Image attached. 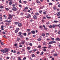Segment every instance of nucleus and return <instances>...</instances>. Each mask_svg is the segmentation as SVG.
Returning a JSON list of instances; mask_svg holds the SVG:
<instances>
[{"instance_id": "f257e3e1", "label": "nucleus", "mask_w": 60, "mask_h": 60, "mask_svg": "<svg viewBox=\"0 0 60 60\" xmlns=\"http://www.w3.org/2000/svg\"><path fill=\"white\" fill-rule=\"evenodd\" d=\"M12 10L13 11H16L17 9V8L15 7H14L12 8Z\"/></svg>"}, {"instance_id": "f03ea898", "label": "nucleus", "mask_w": 60, "mask_h": 60, "mask_svg": "<svg viewBox=\"0 0 60 60\" xmlns=\"http://www.w3.org/2000/svg\"><path fill=\"white\" fill-rule=\"evenodd\" d=\"M8 51H9V50H8V49H7L5 50L3 52V53H6V52H8Z\"/></svg>"}, {"instance_id": "7ed1b4c3", "label": "nucleus", "mask_w": 60, "mask_h": 60, "mask_svg": "<svg viewBox=\"0 0 60 60\" xmlns=\"http://www.w3.org/2000/svg\"><path fill=\"white\" fill-rule=\"evenodd\" d=\"M18 26L20 27H21L22 26V24L21 23H19L18 24Z\"/></svg>"}, {"instance_id": "20e7f679", "label": "nucleus", "mask_w": 60, "mask_h": 60, "mask_svg": "<svg viewBox=\"0 0 60 60\" xmlns=\"http://www.w3.org/2000/svg\"><path fill=\"white\" fill-rule=\"evenodd\" d=\"M28 9V8L27 7H26L25 8H24V10H23V11H24V12H26V11H25V10H27Z\"/></svg>"}, {"instance_id": "39448f33", "label": "nucleus", "mask_w": 60, "mask_h": 60, "mask_svg": "<svg viewBox=\"0 0 60 60\" xmlns=\"http://www.w3.org/2000/svg\"><path fill=\"white\" fill-rule=\"evenodd\" d=\"M33 18L35 19H37V15H35L33 16Z\"/></svg>"}, {"instance_id": "423d86ee", "label": "nucleus", "mask_w": 60, "mask_h": 60, "mask_svg": "<svg viewBox=\"0 0 60 60\" xmlns=\"http://www.w3.org/2000/svg\"><path fill=\"white\" fill-rule=\"evenodd\" d=\"M36 2L37 4H39L40 3V2L38 0H37L36 1Z\"/></svg>"}, {"instance_id": "0eeeda50", "label": "nucleus", "mask_w": 60, "mask_h": 60, "mask_svg": "<svg viewBox=\"0 0 60 60\" xmlns=\"http://www.w3.org/2000/svg\"><path fill=\"white\" fill-rule=\"evenodd\" d=\"M31 33H32L33 34H35V31L34 30H32L31 31Z\"/></svg>"}, {"instance_id": "6e6552de", "label": "nucleus", "mask_w": 60, "mask_h": 60, "mask_svg": "<svg viewBox=\"0 0 60 60\" xmlns=\"http://www.w3.org/2000/svg\"><path fill=\"white\" fill-rule=\"evenodd\" d=\"M56 41H60V39L59 38H56Z\"/></svg>"}, {"instance_id": "1a4fd4ad", "label": "nucleus", "mask_w": 60, "mask_h": 60, "mask_svg": "<svg viewBox=\"0 0 60 60\" xmlns=\"http://www.w3.org/2000/svg\"><path fill=\"white\" fill-rule=\"evenodd\" d=\"M9 4H10V5H11V4H12V1H11L10 2H9Z\"/></svg>"}, {"instance_id": "9d476101", "label": "nucleus", "mask_w": 60, "mask_h": 60, "mask_svg": "<svg viewBox=\"0 0 60 60\" xmlns=\"http://www.w3.org/2000/svg\"><path fill=\"white\" fill-rule=\"evenodd\" d=\"M14 24L15 25H17L18 24V22H14Z\"/></svg>"}, {"instance_id": "9b49d317", "label": "nucleus", "mask_w": 60, "mask_h": 60, "mask_svg": "<svg viewBox=\"0 0 60 60\" xmlns=\"http://www.w3.org/2000/svg\"><path fill=\"white\" fill-rule=\"evenodd\" d=\"M53 43V41H51L50 42H49V43H48V44H52Z\"/></svg>"}, {"instance_id": "f8f14e48", "label": "nucleus", "mask_w": 60, "mask_h": 60, "mask_svg": "<svg viewBox=\"0 0 60 60\" xmlns=\"http://www.w3.org/2000/svg\"><path fill=\"white\" fill-rule=\"evenodd\" d=\"M51 45H49V46H48V49H50V48H51Z\"/></svg>"}, {"instance_id": "ddd939ff", "label": "nucleus", "mask_w": 60, "mask_h": 60, "mask_svg": "<svg viewBox=\"0 0 60 60\" xmlns=\"http://www.w3.org/2000/svg\"><path fill=\"white\" fill-rule=\"evenodd\" d=\"M35 15H39V14L38 13L36 12L35 13Z\"/></svg>"}, {"instance_id": "4468645a", "label": "nucleus", "mask_w": 60, "mask_h": 60, "mask_svg": "<svg viewBox=\"0 0 60 60\" xmlns=\"http://www.w3.org/2000/svg\"><path fill=\"white\" fill-rule=\"evenodd\" d=\"M54 56H58V54L57 53L54 54Z\"/></svg>"}, {"instance_id": "2eb2a0df", "label": "nucleus", "mask_w": 60, "mask_h": 60, "mask_svg": "<svg viewBox=\"0 0 60 60\" xmlns=\"http://www.w3.org/2000/svg\"><path fill=\"white\" fill-rule=\"evenodd\" d=\"M60 12H58V13L57 14V16H60Z\"/></svg>"}, {"instance_id": "dca6fc26", "label": "nucleus", "mask_w": 60, "mask_h": 60, "mask_svg": "<svg viewBox=\"0 0 60 60\" xmlns=\"http://www.w3.org/2000/svg\"><path fill=\"white\" fill-rule=\"evenodd\" d=\"M20 40V38H17V40L18 41H19Z\"/></svg>"}, {"instance_id": "f3484780", "label": "nucleus", "mask_w": 60, "mask_h": 60, "mask_svg": "<svg viewBox=\"0 0 60 60\" xmlns=\"http://www.w3.org/2000/svg\"><path fill=\"white\" fill-rule=\"evenodd\" d=\"M26 31L27 32H30V29H28L26 30Z\"/></svg>"}, {"instance_id": "a211bd4d", "label": "nucleus", "mask_w": 60, "mask_h": 60, "mask_svg": "<svg viewBox=\"0 0 60 60\" xmlns=\"http://www.w3.org/2000/svg\"><path fill=\"white\" fill-rule=\"evenodd\" d=\"M48 15H46V16L47 19H50V17H48Z\"/></svg>"}, {"instance_id": "6ab92c4d", "label": "nucleus", "mask_w": 60, "mask_h": 60, "mask_svg": "<svg viewBox=\"0 0 60 60\" xmlns=\"http://www.w3.org/2000/svg\"><path fill=\"white\" fill-rule=\"evenodd\" d=\"M5 10H6L7 11H8L9 10V9L8 8H5Z\"/></svg>"}, {"instance_id": "aec40b11", "label": "nucleus", "mask_w": 60, "mask_h": 60, "mask_svg": "<svg viewBox=\"0 0 60 60\" xmlns=\"http://www.w3.org/2000/svg\"><path fill=\"white\" fill-rule=\"evenodd\" d=\"M9 17L10 18V19H11L12 18V16H11V15L10 14L9 15Z\"/></svg>"}, {"instance_id": "412c9836", "label": "nucleus", "mask_w": 60, "mask_h": 60, "mask_svg": "<svg viewBox=\"0 0 60 60\" xmlns=\"http://www.w3.org/2000/svg\"><path fill=\"white\" fill-rule=\"evenodd\" d=\"M42 36H45V34L43 33L41 34Z\"/></svg>"}, {"instance_id": "4be33fe9", "label": "nucleus", "mask_w": 60, "mask_h": 60, "mask_svg": "<svg viewBox=\"0 0 60 60\" xmlns=\"http://www.w3.org/2000/svg\"><path fill=\"white\" fill-rule=\"evenodd\" d=\"M41 54H40V56H41V55H43V52H42Z\"/></svg>"}, {"instance_id": "5701e85b", "label": "nucleus", "mask_w": 60, "mask_h": 60, "mask_svg": "<svg viewBox=\"0 0 60 60\" xmlns=\"http://www.w3.org/2000/svg\"><path fill=\"white\" fill-rule=\"evenodd\" d=\"M4 49H2L0 50V51H1V52H3V53H4Z\"/></svg>"}, {"instance_id": "b1692460", "label": "nucleus", "mask_w": 60, "mask_h": 60, "mask_svg": "<svg viewBox=\"0 0 60 60\" xmlns=\"http://www.w3.org/2000/svg\"><path fill=\"white\" fill-rule=\"evenodd\" d=\"M41 40V38H38V41H40Z\"/></svg>"}, {"instance_id": "393cba45", "label": "nucleus", "mask_w": 60, "mask_h": 60, "mask_svg": "<svg viewBox=\"0 0 60 60\" xmlns=\"http://www.w3.org/2000/svg\"><path fill=\"white\" fill-rule=\"evenodd\" d=\"M19 28H17L16 29V30L18 31H19Z\"/></svg>"}, {"instance_id": "a878e982", "label": "nucleus", "mask_w": 60, "mask_h": 60, "mask_svg": "<svg viewBox=\"0 0 60 60\" xmlns=\"http://www.w3.org/2000/svg\"><path fill=\"white\" fill-rule=\"evenodd\" d=\"M23 35H24V36H26V33H23Z\"/></svg>"}, {"instance_id": "bb28decb", "label": "nucleus", "mask_w": 60, "mask_h": 60, "mask_svg": "<svg viewBox=\"0 0 60 60\" xmlns=\"http://www.w3.org/2000/svg\"><path fill=\"white\" fill-rule=\"evenodd\" d=\"M4 6H1L0 7V9H2L3 8H4Z\"/></svg>"}, {"instance_id": "cd10ccee", "label": "nucleus", "mask_w": 60, "mask_h": 60, "mask_svg": "<svg viewBox=\"0 0 60 60\" xmlns=\"http://www.w3.org/2000/svg\"><path fill=\"white\" fill-rule=\"evenodd\" d=\"M39 28H40V29H42V26H39Z\"/></svg>"}, {"instance_id": "c85d7f7f", "label": "nucleus", "mask_w": 60, "mask_h": 60, "mask_svg": "<svg viewBox=\"0 0 60 60\" xmlns=\"http://www.w3.org/2000/svg\"><path fill=\"white\" fill-rule=\"evenodd\" d=\"M19 35H21V34H22V33L21 32H19Z\"/></svg>"}, {"instance_id": "c756f323", "label": "nucleus", "mask_w": 60, "mask_h": 60, "mask_svg": "<svg viewBox=\"0 0 60 60\" xmlns=\"http://www.w3.org/2000/svg\"><path fill=\"white\" fill-rule=\"evenodd\" d=\"M27 49H28V50H30V48L29 47H27Z\"/></svg>"}, {"instance_id": "7c9ffc66", "label": "nucleus", "mask_w": 60, "mask_h": 60, "mask_svg": "<svg viewBox=\"0 0 60 60\" xmlns=\"http://www.w3.org/2000/svg\"><path fill=\"white\" fill-rule=\"evenodd\" d=\"M53 10H56V8H55V7H54L53 8Z\"/></svg>"}, {"instance_id": "2f4dec72", "label": "nucleus", "mask_w": 60, "mask_h": 60, "mask_svg": "<svg viewBox=\"0 0 60 60\" xmlns=\"http://www.w3.org/2000/svg\"><path fill=\"white\" fill-rule=\"evenodd\" d=\"M21 43H22V44H23V45H24V41H22L21 42Z\"/></svg>"}, {"instance_id": "473e14b6", "label": "nucleus", "mask_w": 60, "mask_h": 60, "mask_svg": "<svg viewBox=\"0 0 60 60\" xmlns=\"http://www.w3.org/2000/svg\"><path fill=\"white\" fill-rule=\"evenodd\" d=\"M49 5H52V3H50L49 4Z\"/></svg>"}, {"instance_id": "72a5a7b5", "label": "nucleus", "mask_w": 60, "mask_h": 60, "mask_svg": "<svg viewBox=\"0 0 60 60\" xmlns=\"http://www.w3.org/2000/svg\"><path fill=\"white\" fill-rule=\"evenodd\" d=\"M32 57H34V56H35L34 55V54L32 55Z\"/></svg>"}, {"instance_id": "f704fd0d", "label": "nucleus", "mask_w": 60, "mask_h": 60, "mask_svg": "<svg viewBox=\"0 0 60 60\" xmlns=\"http://www.w3.org/2000/svg\"><path fill=\"white\" fill-rule=\"evenodd\" d=\"M53 22H54V23H57L58 21H56L54 20L53 21Z\"/></svg>"}, {"instance_id": "c9c22d12", "label": "nucleus", "mask_w": 60, "mask_h": 60, "mask_svg": "<svg viewBox=\"0 0 60 60\" xmlns=\"http://www.w3.org/2000/svg\"><path fill=\"white\" fill-rule=\"evenodd\" d=\"M18 31L17 30H16L15 31V33H18Z\"/></svg>"}, {"instance_id": "e433bc0d", "label": "nucleus", "mask_w": 60, "mask_h": 60, "mask_svg": "<svg viewBox=\"0 0 60 60\" xmlns=\"http://www.w3.org/2000/svg\"><path fill=\"white\" fill-rule=\"evenodd\" d=\"M43 49H47V47L46 46L44 47H43Z\"/></svg>"}, {"instance_id": "4c0bfd02", "label": "nucleus", "mask_w": 60, "mask_h": 60, "mask_svg": "<svg viewBox=\"0 0 60 60\" xmlns=\"http://www.w3.org/2000/svg\"><path fill=\"white\" fill-rule=\"evenodd\" d=\"M0 21H2V17L0 18Z\"/></svg>"}, {"instance_id": "58836bf2", "label": "nucleus", "mask_w": 60, "mask_h": 60, "mask_svg": "<svg viewBox=\"0 0 60 60\" xmlns=\"http://www.w3.org/2000/svg\"><path fill=\"white\" fill-rule=\"evenodd\" d=\"M28 15V16L29 17V18H30V17H31V15H30V14H29Z\"/></svg>"}, {"instance_id": "ea45409f", "label": "nucleus", "mask_w": 60, "mask_h": 60, "mask_svg": "<svg viewBox=\"0 0 60 60\" xmlns=\"http://www.w3.org/2000/svg\"><path fill=\"white\" fill-rule=\"evenodd\" d=\"M52 27L53 28H54V27H55V25L54 24L53 25Z\"/></svg>"}, {"instance_id": "a19ab883", "label": "nucleus", "mask_w": 60, "mask_h": 60, "mask_svg": "<svg viewBox=\"0 0 60 60\" xmlns=\"http://www.w3.org/2000/svg\"><path fill=\"white\" fill-rule=\"evenodd\" d=\"M36 50H37V49H34L33 50V51H34V52L36 51Z\"/></svg>"}, {"instance_id": "79ce46f5", "label": "nucleus", "mask_w": 60, "mask_h": 60, "mask_svg": "<svg viewBox=\"0 0 60 60\" xmlns=\"http://www.w3.org/2000/svg\"><path fill=\"white\" fill-rule=\"evenodd\" d=\"M29 45L30 46H32V45H33L32 44V43H30Z\"/></svg>"}, {"instance_id": "37998d69", "label": "nucleus", "mask_w": 60, "mask_h": 60, "mask_svg": "<svg viewBox=\"0 0 60 60\" xmlns=\"http://www.w3.org/2000/svg\"><path fill=\"white\" fill-rule=\"evenodd\" d=\"M36 53L37 54H38L40 53V52H39V51L37 52H36Z\"/></svg>"}, {"instance_id": "c03bdc74", "label": "nucleus", "mask_w": 60, "mask_h": 60, "mask_svg": "<svg viewBox=\"0 0 60 60\" xmlns=\"http://www.w3.org/2000/svg\"><path fill=\"white\" fill-rule=\"evenodd\" d=\"M19 53H20L19 52H17V55H19Z\"/></svg>"}, {"instance_id": "a18cd8bd", "label": "nucleus", "mask_w": 60, "mask_h": 60, "mask_svg": "<svg viewBox=\"0 0 60 60\" xmlns=\"http://www.w3.org/2000/svg\"><path fill=\"white\" fill-rule=\"evenodd\" d=\"M26 57H24V58H23V60H25V59H26Z\"/></svg>"}, {"instance_id": "49530a36", "label": "nucleus", "mask_w": 60, "mask_h": 60, "mask_svg": "<svg viewBox=\"0 0 60 60\" xmlns=\"http://www.w3.org/2000/svg\"><path fill=\"white\" fill-rule=\"evenodd\" d=\"M44 14H46V11H45V12H43Z\"/></svg>"}, {"instance_id": "de8ad7c7", "label": "nucleus", "mask_w": 60, "mask_h": 60, "mask_svg": "<svg viewBox=\"0 0 60 60\" xmlns=\"http://www.w3.org/2000/svg\"><path fill=\"white\" fill-rule=\"evenodd\" d=\"M19 47H22V45H19Z\"/></svg>"}, {"instance_id": "09e8293b", "label": "nucleus", "mask_w": 60, "mask_h": 60, "mask_svg": "<svg viewBox=\"0 0 60 60\" xmlns=\"http://www.w3.org/2000/svg\"><path fill=\"white\" fill-rule=\"evenodd\" d=\"M19 2L20 3H22V2H21V0H20L19 1Z\"/></svg>"}, {"instance_id": "8fccbe9b", "label": "nucleus", "mask_w": 60, "mask_h": 60, "mask_svg": "<svg viewBox=\"0 0 60 60\" xmlns=\"http://www.w3.org/2000/svg\"><path fill=\"white\" fill-rule=\"evenodd\" d=\"M30 10H31V11H32V10H33V8H30Z\"/></svg>"}, {"instance_id": "3c124183", "label": "nucleus", "mask_w": 60, "mask_h": 60, "mask_svg": "<svg viewBox=\"0 0 60 60\" xmlns=\"http://www.w3.org/2000/svg\"><path fill=\"white\" fill-rule=\"evenodd\" d=\"M52 26L51 25L50 26H49V28H52Z\"/></svg>"}, {"instance_id": "603ef678", "label": "nucleus", "mask_w": 60, "mask_h": 60, "mask_svg": "<svg viewBox=\"0 0 60 60\" xmlns=\"http://www.w3.org/2000/svg\"><path fill=\"white\" fill-rule=\"evenodd\" d=\"M6 59H9V57H6Z\"/></svg>"}, {"instance_id": "864d4df0", "label": "nucleus", "mask_w": 60, "mask_h": 60, "mask_svg": "<svg viewBox=\"0 0 60 60\" xmlns=\"http://www.w3.org/2000/svg\"><path fill=\"white\" fill-rule=\"evenodd\" d=\"M49 35V33H47L46 34V35Z\"/></svg>"}, {"instance_id": "5fc2aeb1", "label": "nucleus", "mask_w": 60, "mask_h": 60, "mask_svg": "<svg viewBox=\"0 0 60 60\" xmlns=\"http://www.w3.org/2000/svg\"><path fill=\"white\" fill-rule=\"evenodd\" d=\"M8 3H9V2L7 1H6V4H8Z\"/></svg>"}, {"instance_id": "6e6d98bb", "label": "nucleus", "mask_w": 60, "mask_h": 60, "mask_svg": "<svg viewBox=\"0 0 60 60\" xmlns=\"http://www.w3.org/2000/svg\"><path fill=\"white\" fill-rule=\"evenodd\" d=\"M23 3L25 4H26V1H23Z\"/></svg>"}, {"instance_id": "4d7b16f0", "label": "nucleus", "mask_w": 60, "mask_h": 60, "mask_svg": "<svg viewBox=\"0 0 60 60\" xmlns=\"http://www.w3.org/2000/svg\"><path fill=\"white\" fill-rule=\"evenodd\" d=\"M1 45H4V43H3V42L1 43Z\"/></svg>"}, {"instance_id": "13d9d810", "label": "nucleus", "mask_w": 60, "mask_h": 60, "mask_svg": "<svg viewBox=\"0 0 60 60\" xmlns=\"http://www.w3.org/2000/svg\"><path fill=\"white\" fill-rule=\"evenodd\" d=\"M1 24H2V25L3 24H4V22H1L0 23Z\"/></svg>"}, {"instance_id": "bf43d9fd", "label": "nucleus", "mask_w": 60, "mask_h": 60, "mask_svg": "<svg viewBox=\"0 0 60 60\" xmlns=\"http://www.w3.org/2000/svg\"><path fill=\"white\" fill-rule=\"evenodd\" d=\"M30 34H31V32H30L28 33V35H30Z\"/></svg>"}, {"instance_id": "052dcab7", "label": "nucleus", "mask_w": 60, "mask_h": 60, "mask_svg": "<svg viewBox=\"0 0 60 60\" xmlns=\"http://www.w3.org/2000/svg\"><path fill=\"white\" fill-rule=\"evenodd\" d=\"M42 11L41 10L39 11V12H40V13H41V12Z\"/></svg>"}, {"instance_id": "680f3d73", "label": "nucleus", "mask_w": 60, "mask_h": 60, "mask_svg": "<svg viewBox=\"0 0 60 60\" xmlns=\"http://www.w3.org/2000/svg\"><path fill=\"white\" fill-rule=\"evenodd\" d=\"M56 43V42L55 41H52V43Z\"/></svg>"}, {"instance_id": "e2e57ef3", "label": "nucleus", "mask_w": 60, "mask_h": 60, "mask_svg": "<svg viewBox=\"0 0 60 60\" xmlns=\"http://www.w3.org/2000/svg\"><path fill=\"white\" fill-rule=\"evenodd\" d=\"M51 39H52V41H54V40H55V39H54V38H52Z\"/></svg>"}, {"instance_id": "0e129e2a", "label": "nucleus", "mask_w": 60, "mask_h": 60, "mask_svg": "<svg viewBox=\"0 0 60 60\" xmlns=\"http://www.w3.org/2000/svg\"><path fill=\"white\" fill-rule=\"evenodd\" d=\"M58 34H60V31H59L58 32Z\"/></svg>"}, {"instance_id": "69168bd1", "label": "nucleus", "mask_w": 60, "mask_h": 60, "mask_svg": "<svg viewBox=\"0 0 60 60\" xmlns=\"http://www.w3.org/2000/svg\"><path fill=\"white\" fill-rule=\"evenodd\" d=\"M29 17L28 15L26 17V18H27V19H28V18H29Z\"/></svg>"}, {"instance_id": "338daca9", "label": "nucleus", "mask_w": 60, "mask_h": 60, "mask_svg": "<svg viewBox=\"0 0 60 60\" xmlns=\"http://www.w3.org/2000/svg\"><path fill=\"white\" fill-rule=\"evenodd\" d=\"M43 50L44 51H46V49H43Z\"/></svg>"}, {"instance_id": "774afa93", "label": "nucleus", "mask_w": 60, "mask_h": 60, "mask_svg": "<svg viewBox=\"0 0 60 60\" xmlns=\"http://www.w3.org/2000/svg\"><path fill=\"white\" fill-rule=\"evenodd\" d=\"M55 33H57V31L56 30H55Z\"/></svg>"}]
</instances>
